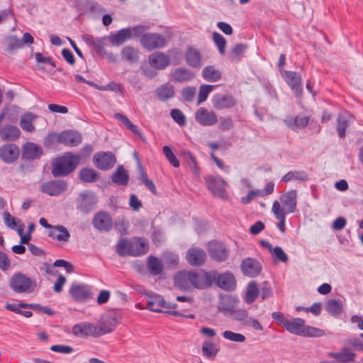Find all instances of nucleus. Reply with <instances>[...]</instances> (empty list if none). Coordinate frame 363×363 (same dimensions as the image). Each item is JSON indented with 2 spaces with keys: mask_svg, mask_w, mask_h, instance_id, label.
<instances>
[{
  "mask_svg": "<svg viewBox=\"0 0 363 363\" xmlns=\"http://www.w3.org/2000/svg\"><path fill=\"white\" fill-rule=\"evenodd\" d=\"M148 241L143 238H121L116 244V252L121 257H139L147 253Z\"/></svg>",
  "mask_w": 363,
  "mask_h": 363,
  "instance_id": "f257e3e1",
  "label": "nucleus"
},
{
  "mask_svg": "<svg viewBox=\"0 0 363 363\" xmlns=\"http://www.w3.org/2000/svg\"><path fill=\"white\" fill-rule=\"evenodd\" d=\"M79 162V155L67 152L52 162V174L55 177L67 176L77 168Z\"/></svg>",
  "mask_w": 363,
  "mask_h": 363,
  "instance_id": "f03ea898",
  "label": "nucleus"
},
{
  "mask_svg": "<svg viewBox=\"0 0 363 363\" xmlns=\"http://www.w3.org/2000/svg\"><path fill=\"white\" fill-rule=\"evenodd\" d=\"M285 329L297 335L304 337H318L325 335L323 330L305 325V320L300 318L289 320Z\"/></svg>",
  "mask_w": 363,
  "mask_h": 363,
  "instance_id": "7ed1b4c3",
  "label": "nucleus"
},
{
  "mask_svg": "<svg viewBox=\"0 0 363 363\" xmlns=\"http://www.w3.org/2000/svg\"><path fill=\"white\" fill-rule=\"evenodd\" d=\"M9 286L17 294L30 293L36 287V281L21 272H16L9 280Z\"/></svg>",
  "mask_w": 363,
  "mask_h": 363,
  "instance_id": "20e7f679",
  "label": "nucleus"
},
{
  "mask_svg": "<svg viewBox=\"0 0 363 363\" xmlns=\"http://www.w3.org/2000/svg\"><path fill=\"white\" fill-rule=\"evenodd\" d=\"M147 308L156 313H166L176 317L184 316L179 311L174 310L177 308V304L167 303L161 296L157 294L150 296Z\"/></svg>",
  "mask_w": 363,
  "mask_h": 363,
  "instance_id": "39448f33",
  "label": "nucleus"
},
{
  "mask_svg": "<svg viewBox=\"0 0 363 363\" xmlns=\"http://www.w3.org/2000/svg\"><path fill=\"white\" fill-rule=\"evenodd\" d=\"M214 273L203 270H191V288L204 289L210 287L213 283Z\"/></svg>",
  "mask_w": 363,
  "mask_h": 363,
  "instance_id": "423d86ee",
  "label": "nucleus"
},
{
  "mask_svg": "<svg viewBox=\"0 0 363 363\" xmlns=\"http://www.w3.org/2000/svg\"><path fill=\"white\" fill-rule=\"evenodd\" d=\"M208 189L216 196L222 199H228L225 186L228 183L219 176L208 175L204 178Z\"/></svg>",
  "mask_w": 363,
  "mask_h": 363,
  "instance_id": "0eeeda50",
  "label": "nucleus"
},
{
  "mask_svg": "<svg viewBox=\"0 0 363 363\" xmlns=\"http://www.w3.org/2000/svg\"><path fill=\"white\" fill-rule=\"evenodd\" d=\"M140 42L142 46L149 51L162 48L167 44L163 35L154 33H145L141 36Z\"/></svg>",
  "mask_w": 363,
  "mask_h": 363,
  "instance_id": "6e6552de",
  "label": "nucleus"
},
{
  "mask_svg": "<svg viewBox=\"0 0 363 363\" xmlns=\"http://www.w3.org/2000/svg\"><path fill=\"white\" fill-rule=\"evenodd\" d=\"M69 294L77 302H84L92 296L91 287L86 284L74 282L72 284Z\"/></svg>",
  "mask_w": 363,
  "mask_h": 363,
  "instance_id": "1a4fd4ad",
  "label": "nucleus"
},
{
  "mask_svg": "<svg viewBox=\"0 0 363 363\" xmlns=\"http://www.w3.org/2000/svg\"><path fill=\"white\" fill-rule=\"evenodd\" d=\"M67 189V182L62 179L51 180L40 185V191L49 196H57L62 194Z\"/></svg>",
  "mask_w": 363,
  "mask_h": 363,
  "instance_id": "9d476101",
  "label": "nucleus"
},
{
  "mask_svg": "<svg viewBox=\"0 0 363 363\" xmlns=\"http://www.w3.org/2000/svg\"><path fill=\"white\" fill-rule=\"evenodd\" d=\"M93 162L98 169L107 170L111 169L115 165L116 158L111 152H101L94 155Z\"/></svg>",
  "mask_w": 363,
  "mask_h": 363,
  "instance_id": "9b49d317",
  "label": "nucleus"
},
{
  "mask_svg": "<svg viewBox=\"0 0 363 363\" xmlns=\"http://www.w3.org/2000/svg\"><path fill=\"white\" fill-rule=\"evenodd\" d=\"M211 273L215 274L213 282H216L220 289L225 291H233L235 289L236 281L232 272H225L218 274L216 271H211Z\"/></svg>",
  "mask_w": 363,
  "mask_h": 363,
  "instance_id": "f8f14e48",
  "label": "nucleus"
},
{
  "mask_svg": "<svg viewBox=\"0 0 363 363\" xmlns=\"http://www.w3.org/2000/svg\"><path fill=\"white\" fill-rule=\"evenodd\" d=\"M195 120L203 126H213L218 121L217 114L213 111H208L204 107L199 108L196 111Z\"/></svg>",
  "mask_w": 363,
  "mask_h": 363,
  "instance_id": "ddd939ff",
  "label": "nucleus"
},
{
  "mask_svg": "<svg viewBox=\"0 0 363 363\" xmlns=\"http://www.w3.org/2000/svg\"><path fill=\"white\" fill-rule=\"evenodd\" d=\"M92 224L99 231L108 232L113 227V220L108 213L100 211L94 216Z\"/></svg>",
  "mask_w": 363,
  "mask_h": 363,
  "instance_id": "4468645a",
  "label": "nucleus"
},
{
  "mask_svg": "<svg viewBox=\"0 0 363 363\" xmlns=\"http://www.w3.org/2000/svg\"><path fill=\"white\" fill-rule=\"evenodd\" d=\"M118 322L119 317L114 312L105 315L102 318L100 326H98L99 336L112 332L117 326Z\"/></svg>",
  "mask_w": 363,
  "mask_h": 363,
  "instance_id": "2eb2a0df",
  "label": "nucleus"
},
{
  "mask_svg": "<svg viewBox=\"0 0 363 363\" xmlns=\"http://www.w3.org/2000/svg\"><path fill=\"white\" fill-rule=\"evenodd\" d=\"M56 140L59 143L69 147H74L81 143L82 138V135L76 131L65 130L57 135Z\"/></svg>",
  "mask_w": 363,
  "mask_h": 363,
  "instance_id": "dca6fc26",
  "label": "nucleus"
},
{
  "mask_svg": "<svg viewBox=\"0 0 363 363\" xmlns=\"http://www.w3.org/2000/svg\"><path fill=\"white\" fill-rule=\"evenodd\" d=\"M237 104L235 99L228 94H218L213 96L212 104L216 109L223 110L234 107Z\"/></svg>",
  "mask_w": 363,
  "mask_h": 363,
  "instance_id": "f3484780",
  "label": "nucleus"
},
{
  "mask_svg": "<svg viewBox=\"0 0 363 363\" xmlns=\"http://www.w3.org/2000/svg\"><path fill=\"white\" fill-rule=\"evenodd\" d=\"M72 333L74 335L79 337H99L98 333V326L90 323H81L76 324L72 328Z\"/></svg>",
  "mask_w": 363,
  "mask_h": 363,
  "instance_id": "a211bd4d",
  "label": "nucleus"
},
{
  "mask_svg": "<svg viewBox=\"0 0 363 363\" xmlns=\"http://www.w3.org/2000/svg\"><path fill=\"white\" fill-rule=\"evenodd\" d=\"M208 252L211 257L217 262H223L228 257V251L222 242H210Z\"/></svg>",
  "mask_w": 363,
  "mask_h": 363,
  "instance_id": "6ab92c4d",
  "label": "nucleus"
},
{
  "mask_svg": "<svg viewBox=\"0 0 363 363\" xmlns=\"http://www.w3.org/2000/svg\"><path fill=\"white\" fill-rule=\"evenodd\" d=\"M283 77L294 94L300 96L302 92L301 74L296 72L284 71Z\"/></svg>",
  "mask_w": 363,
  "mask_h": 363,
  "instance_id": "aec40b11",
  "label": "nucleus"
},
{
  "mask_svg": "<svg viewBox=\"0 0 363 363\" xmlns=\"http://www.w3.org/2000/svg\"><path fill=\"white\" fill-rule=\"evenodd\" d=\"M19 154V149L14 144H6L0 147V159L6 163H11L16 161Z\"/></svg>",
  "mask_w": 363,
  "mask_h": 363,
  "instance_id": "412c9836",
  "label": "nucleus"
},
{
  "mask_svg": "<svg viewBox=\"0 0 363 363\" xmlns=\"http://www.w3.org/2000/svg\"><path fill=\"white\" fill-rule=\"evenodd\" d=\"M241 269L242 273L248 277H257L262 270L259 262L252 258H246L241 263Z\"/></svg>",
  "mask_w": 363,
  "mask_h": 363,
  "instance_id": "4be33fe9",
  "label": "nucleus"
},
{
  "mask_svg": "<svg viewBox=\"0 0 363 363\" xmlns=\"http://www.w3.org/2000/svg\"><path fill=\"white\" fill-rule=\"evenodd\" d=\"M148 60L149 64L157 69H164L170 64L169 57L161 52L152 53Z\"/></svg>",
  "mask_w": 363,
  "mask_h": 363,
  "instance_id": "5701e85b",
  "label": "nucleus"
},
{
  "mask_svg": "<svg viewBox=\"0 0 363 363\" xmlns=\"http://www.w3.org/2000/svg\"><path fill=\"white\" fill-rule=\"evenodd\" d=\"M186 259L191 266H201L206 259V254L202 249L193 247L188 250Z\"/></svg>",
  "mask_w": 363,
  "mask_h": 363,
  "instance_id": "b1692460",
  "label": "nucleus"
},
{
  "mask_svg": "<svg viewBox=\"0 0 363 363\" xmlns=\"http://www.w3.org/2000/svg\"><path fill=\"white\" fill-rule=\"evenodd\" d=\"M238 303V300L235 296L230 295L222 296L219 301L218 310L223 313H228L230 315L235 309Z\"/></svg>",
  "mask_w": 363,
  "mask_h": 363,
  "instance_id": "393cba45",
  "label": "nucleus"
},
{
  "mask_svg": "<svg viewBox=\"0 0 363 363\" xmlns=\"http://www.w3.org/2000/svg\"><path fill=\"white\" fill-rule=\"evenodd\" d=\"M297 192L296 190H291L280 197V201L285 206L286 213H294L296 209Z\"/></svg>",
  "mask_w": 363,
  "mask_h": 363,
  "instance_id": "a878e982",
  "label": "nucleus"
},
{
  "mask_svg": "<svg viewBox=\"0 0 363 363\" xmlns=\"http://www.w3.org/2000/svg\"><path fill=\"white\" fill-rule=\"evenodd\" d=\"M131 38L132 33L130 28H122L119 30L116 33L111 35L108 37L110 43L113 46H119Z\"/></svg>",
  "mask_w": 363,
  "mask_h": 363,
  "instance_id": "bb28decb",
  "label": "nucleus"
},
{
  "mask_svg": "<svg viewBox=\"0 0 363 363\" xmlns=\"http://www.w3.org/2000/svg\"><path fill=\"white\" fill-rule=\"evenodd\" d=\"M83 40L90 45L98 54H105L104 47L106 45V38H94L91 35H84L82 36Z\"/></svg>",
  "mask_w": 363,
  "mask_h": 363,
  "instance_id": "cd10ccee",
  "label": "nucleus"
},
{
  "mask_svg": "<svg viewBox=\"0 0 363 363\" xmlns=\"http://www.w3.org/2000/svg\"><path fill=\"white\" fill-rule=\"evenodd\" d=\"M43 154L42 147L33 143H28L23 150V157L26 160H33L38 159Z\"/></svg>",
  "mask_w": 363,
  "mask_h": 363,
  "instance_id": "c85d7f7f",
  "label": "nucleus"
},
{
  "mask_svg": "<svg viewBox=\"0 0 363 363\" xmlns=\"http://www.w3.org/2000/svg\"><path fill=\"white\" fill-rule=\"evenodd\" d=\"M53 240L59 242H67L70 238L69 230L63 225H54L49 232L48 235Z\"/></svg>",
  "mask_w": 363,
  "mask_h": 363,
  "instance_id": "c756f323",
  "label": "nucleus"
},
{
  "mask_svg": "<svg viewBox=\"0 0 363 363\" xmlns=\"http://www.w3.org/2000/svg\"><path fill=\"white\" fill-rule=\"evenodd\" d=\"M191 271H182L177 273L174 277L176 286L181 289L188 291L191 289Z\"/></svg>",
  "mask_w": 363,
  "mask_h": 363,
  "instance_id": "7c9ffc66",
  "label": "nucleus"
},
{
  "mask_svg": "<svg viewBox=\"0 0 363 363\" xmlns=\"http://www.w3.org/2000/svg\"><path fill=\"white\" fill-rule=\"evenodd\" d=\"M21 135L20 129L13 125H6L0 129V136L3 140H15Z\"/></svg>",
  "mask_w": 363,
  "mask_h": 363,
  "instance_id": "2f4dec72",
  "label": "nucleus"
},
{
  "mask_svg": "<svg viewBox=\"0 0 363 363\" xmlns=\"http://www.w3.org/2000/svg\"><path fill=\"white\" fill-rule=\"evenodd\" d=\"M186 63L192 67H200L201 66V55L200 52L193 48H189L185 54Z\"/></svg>",
  "mask_w": 363,
  "mask_h": 363,
  "instance_id": "473e14b6",
  "label": "nucleus"
},
{
  "mask_svg": "<svg viewBox=\"0 0 363 363\" xmlns=\"http://www.w3.org/2000/svg\"><path fill=\"white\" fill-rule=\"evenodd\" d=\"M172 77L174 82H185L191 80L194 74L186 68H176L172 72Z\"/></svg>",
  "mask_w": 363,
  "mask_h": 363,
  "instance_id": "72a5a7b5",
  "label": "nucleus"
},
{
  "mask_svg": "<svg viewBox=\"0 0 363 363\" xmlns=\"http://www.w3.org/2000/svg\"><path fill=\"white\" fill-rule=\"evenodd\" d=\"M203 78L208 82H216L222 77V72L214 66H206L202 70Z\"/></svg>",
  "mask_w": 363,
  "mask_h": 363,
  "instance_id": "f704fd0d",
  "label": "nucleus"
},
{
  "mask_svg": "<svg viewBox=\"0 0 363 363\" xmlns=\"http://www.w3.org/2000/svg\"><path fill=\"white\" fill-rule=\"evenodd\" d=\"M352 116L347 113L339 114L337 118V130L340 138L345 136V131L349 126Z\"/></svg>",
  "mask_w": 363,
  "mask_h": 363,
  "instance_id": "c9c22d12",
  "label": "nucleus"
},
{
  "mask_svg": "<svg viewBox=\"0 0 363 363\" xmlns=\"http://www.w3.org/2000/svg\"><path fill=\"white\" fill-rule=\"evenodd\" d=\"M329 356L336 359L340 362L347 363L354 360L356 354L349 348H343L339 352H330Z\"/></svg>",
  "mask_w": 363,
  "mask_h": 363,
  "instance_id": "e433bc0d",
  "label": "nucleus"
},
{
  "mask_svg": "<svg viewBox=\"0 0 363 363\" xmlns=\"http://www.w3.org/2000/svg\"><path fill=\"white\" fill-rule=\"evenodd\" d=\"M156 94L161 101H166L174 96V86L168 83L164 84L159 86L156 90Z\"/></svg>",
  "mask_w": 363,
  "mask_h": 363,
  "instance_id": "4c0bfd02",
  "label": "nucleus"
},
{
  "mask_svg": "<svg viewBox=\"0 0 363 363\" xmlns=\"http://www.w3.org/2000/svg\"><path fill=\"white\" fill-rule=\"evenodd\" d=\"M147 268L152 275L156 276L162 272L163 264L158 258L150 256L147 261Z\"/></svg>",
  "mask_w": 363,
  "mask_h": 363,
  "instance_id": "58836bf2",
  "label": "nucleus"
},
{
  "mask_svg": "<svg viewBox=\"0 0 363 363\" xmlns=\"http://www.w3.org/2000/svg\"><path fill=\"white\" fill-rule=\"evenodd\" d=\"M114 118L120 121L132 133L138 135L143 140H145V137L140 131L137 125L133 124L127 116L121 113H116L114 114Z\"/></svg>",
  "mask_w": 363,
  "mask_h": 363,
  "instance_id": "ea45409f",
  "label": "nucleus"
},
{
  "mask_svg": "<svg viewBox=\"0 0 363 363\" xmlns=\"http://www.w3.org/2000/svg\"><path fill=\"white\" fill-rule=\"evenodd\" d=\"M79 179L86 183H92L97 181L99 178V174L91 168H82L79 172Z\"/></svg>",
  "mask_w": 363,
  "mask_h": 363,
  "instance_id": "a19ab883",
  "label": "nucleus"
},
{
  "mask_svg": "<svg viewBox=\"0 0 363 363\" xmlns=\"http://www.w3.org/2000/svg\"><path fill=\"white\" fill-rule=\"evenodd\" d=\"M181 155L195 175L199 174V169L195 157L188 150H182Z\"/></svg>",
  "mask_w": 363,
  "mask_h": 363,
  "instance_id": "79ce46f5",
  "label": "nucleus"
},
{
  "mask_svg": "<svg viewBox=\"0 0 363 363\" xmlns=\"http://www.w3.org/2000/svg\"><path fill=\"white\" fill-rule=\"evenodd\" d=\"M37 118L36 115L32 113H27L23 115L20 120V125L21 128L30 133L35 130V127L33 125V121Z\"/></svg>",
  "mask_w": 363,
  "mask_h": 363,
  "instance_id": "37998d69",
  "label": "nucleus"
},
{
  "mask_svg": "<svg viewBox=\"0 0 363 363\" xmlns=\"http://www.w3.org/2000/svg\"><path fill=\"white\" fill-rule=\"evenodd\" d=\"M259 294V291L257 286V284L255 281H251L247 287L244 298L245 301L248 304L252 303L258 297Z\"/></svg>",
  "mask_w": 363,
  "mask_h": 363,
  "instance_id": "c03bdc74",
  "label": "nucleus"
},
{
  "mask_svg": "<svg viewBox=\"0 0 363 363\" xmlns=\"http://www.w3.org/2000/svg\"><path fill=\"white\" fill-rule=\"evenodd\" d=\"M113 183L118 185H126L128 182V175L122 166L117 168L111 177Z\"/></svg>",
  "mask_w": 363,
  "mask_h": 363,
  "instance_id": "a18cd8bd",
  "label": "nucleus"
},
{
  "mask_svg": "<svg viewBox=\"0 0 363 363\" xmlns=\"http://www.w3.org/2000/svg\"><path fill=\"white\" fill-rule=\"evenodd\" d=\"M122 59L130 62H135L138 59V51L133 47L125 46L121 50Z\"/></svg>",
  "mask_w": 363,
  "mask_h": 363,
  "instance_id": "49530a36",
  "label": "nucleus"
},
{
  "mask_svg": "<svg viewBox=\"0 0 363 363\" xmlns=\"http://www.w3.org/2000/svg\"><path fill=\"white\" fill-rule=\"evenodd\" d=\"M219 350L216 345L211 341H205L202 345L203 355L206 358L215 357Z\"/></svg>",
  "mask_w": 363,
  "mask_h": 363,
  "instance_id": "de8ad7c7",
  "label": "nucleus"
},
{
  "mask_svg": "<svg viewBox=\"0 0 363 363\" xmlns=\"http://www.w3.org/2000/svg\"><path fill=\"white\" fill-rule=\"evenodd\" d=\"M140 179L142 183L155 195L157 194V188L153 182L147 178L145 169L139 164Z\"/></svg>",
  "mask_w": 363,
  "mask_h": 363,
  "instance_id": "09e8293b",
  "label": "nucleus"
},
{
  "mask_svg": "<svg viewBox=\"0 0 363 363\" xmlns=\"http://www.w3.org/2000/svg\"><path fill=\"white\" fill-rule=\"evenodd\" d=\"M230 315L233 320L240 322L243 326L245 325L250 317L248 311L242 308L235 309Z\"/></svg>",
  "mask_w": 363,
  "mask_h": 363,
  "instance_id": "8fccbe9b",
  "label": "nucleus"
},
{
  "mask_svg": "<svg viewBox=\"0 0 363 363\" xmlns=\"http://www.w3.org/2000/svg\"><path fill=\"white\" fill-rule=\"evenodd\" d=\"M307 179V174L303 171L289 172L286 174L281 181L289 182L292 180L305 181Z\"/></svg>",
  "mask_w": 363,
  "mask_h": 363,
  "instance_id": "3c124183",
  "label": "nucleus"
},
{
  "mask_svg": "<svg viewBox=\"0 0 363 363\" xmlns=\"http://www.w3.org/2000/svg\"><path fill=\"white\" fill-rule=\"evenodd\" d=\"M213 40L218 48V52L220 55H224L225 52L226 40L225 38L217 32L213 33Z\"/></svg>",
  "mask_w": 363,
  "mask_h": 363,
  "instance_id": "603ef678",
  "label": "nucleus"
},
{
  "mask_svg": "<svg viewBox=\"0 0 363 363\" xmlns=\"http://www.w3.org/2000/svg\"><path fill=\"white\" fill-rule=\"evenodd\" d=\"M213 89V85L202 84L199 88V96L197 101V105L206 101L208 94L212 91Z\"/></svg>",
  "mask_w": 363,
  "mask_h": 363,
  "instance_id": "864d4df0",
  "label": "nucleus"
},
{
  "mask_svg": "<svg viewBox=\"0 0 363 363\" xmlns=\"http://www.w3.org/2000/svg\"><path fill=\"white\" fill-rule=\"evenodd\" d=\"M5 308L10 311L14 312L16 313H21V308H32L35 310L37 308V306L33 304H28L26 303L21 302L18 304H13L7 303L5 306Z\"/></svg>",
  "mask_w": 363,
  "mask_h": 363,
  "instance_id": "5fc2aeb1",
  "label": "nucleus"
},
{
  "mask_svg": "<svg viewBox=\"0 0 363 363\" xmlns=\"http://www.w3.org/2000/svg\"><path fill=\"white\" fill-rule=\"evenodd\" d=\"M6 42L9 52H13V50L23 47L22 40L15 35H11L6 38Z\"/></svg>",
  "mask_w": 363,
  "mask_h": 363,
  "instance_id": "6e6d98bb",
  "label": "nucleus"
},
{
  "mask_svg": "<svg viewBox=\"0 0 363 363\" xmlns=\"http://www.w3.org/2000/svg\"><path fill=\"white\" fill-rule=\"evenodd\" d=\"M223 337L226 340L235 342H243L246 340V337L244 335L234 333L230 330L224 331L223 333Z\"/></svg>",
  "mask_w": 363,
  "mask_h": 363,
  "instance_id": "4d7b16f0",
  "label": "nucleus"
},
{
  "mask_svg": "<svg viewBox=\"0 0 363 363\" xmlns=\"http://www.w3.org/2000/svg\"><path fill=\"white\" fill-rule=\"evenodd\" d=\"M327 311L332 315H338L342 311V305L340 301L332 299L327 303Z\"/></svg>",
  "mask_w": 363,
  "mask_h": 363,
  "instance_id": "13d9d810",
  "label": "nucleus"
},
{
  "mask_svg": "<svg viewBox=\"0 0 363 363\" xmlns=\"http://www.w3.org/2000/svg\"><path fill=\"white\" fill-rule=\"evenodd\" d=\"M247 46L242 43L236 44L230 52V57L232 60H237L243 54Z\"/></svg>",
  "mask_w": 363,
  "mask_h": 363,
  "instance_id": "bf43d9fd",
  "label": "nucleus"
},
{
  "mask_svg": "<svg viewBox=\"0 0 363 363\" xmlns=\"http://www.w3.org/2000/svg\"><path fill=\"white\" fill-rule=\"evenodd\" d=\"M162 151L167 160L173 167L177 168L179 167V162L177 159L176 156L174 155V154L173 153L169 147L164 146L162 148Z\"/></svg>",
  "mask_w": 363,
  "mask_h": 363,
  "instance_id": "052dcab7",
  "label": "nucleus"
},
{
  "mask_svg": "<svg viewBox=\"0 0 363 363\" xmlns=\"http://www.w3.org/2000/svg\"><path fill=\"white\" fill-rule=\"evenodd\" d=\"M79 197L81 200L79 201L78 208H79L83 212L88 213L92 206L91 201L87 197V195L85 193L81 194Z\"/></svg>",
  "mask_w": 363,
  "mask_h": 363,
  "instance_id": "680f3d73",
  "label": "nucleus"
},
{
  "mask_svg": "<svg viewBox=\"0 0 363 363\" xmlns=\"http://www.w3.org/2000/svg\"><path fill=\"white\" fill-rule=\"evenodd\" d=\"M218 128L222 131H227L231 129L234 123L230 117L221 116L218 119Z\"/></svg>",
  "mask_w": 363,
  "mask_h": 363,
  "instance_id": "e2e57ef3",
  "label": "nucleus"
},
{
  "mask_svg": "<svg viewBox=\"0 0 363 363\" xmlns=\"http://www.w3.org/2000/svg\"><path fill=\"white\" fill-rule=\"evenodd\" d=\"M170 116L172 119L179 125H184L186 124V117L179 109H172L170 111Z\"/></svg>",
  "mask_w": 363,
  "mask_h": 363,
  "instance_id": "0e129e2a",
  "label": "nucleus"
},
{
  "mask_svg": "<svg viewBox=\"0 0 363 363\" xmlns=\"http://www.w3.org/2000/svg\"><path fill=\"white\" fill-rule=\"evenodd\" d=\"M3 216L5 224L7 225V227L11 229L16 228L18 226V224L21 223L20 219H17L16 218L12 216L7 211L4 213Z\"/></svg>",
  "mask_w": 363,
  "mask_h": 363,
  "instance_id": "69168bd1",
  "label": "nucleus"
},
{
  "mask_svg": "<svg viewBox=\"0 0 363 363\" xmlns=\"http://www.w3.org/2000/svg\"><path fill=\"white\" fill-rule=\"evenodd\" d=\"M261 299L269 298L272 296L273 292L270 284L268 281H264L262 284L261 290Z\"/></svg>",
  "mask_w": 363,
  "mask_h": 363,
  "instance_id": "338daca9",
  "label": "nucleus"
},
{
  "mask_svg": "<svg viewBox=\"0 0 363 363\" xmlns=\"http://www.w3.org/2000/svg\"><path fill=\"white\" fill-rule=\"evenodd\" d=\"M272 254L274 256V258L280 262H286L288 260V256L284 252L281 247H275L273 249Z\"/></svg>",
  "mask_w": 363,
  "mask_h": 363,
  "instance_id": "774afa93",
  "label": "nucleus"
}]
</instances>
